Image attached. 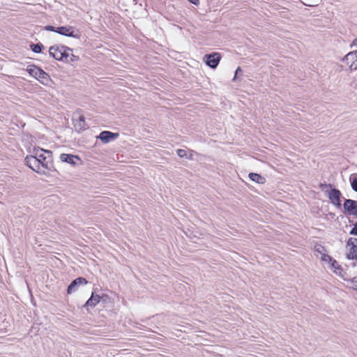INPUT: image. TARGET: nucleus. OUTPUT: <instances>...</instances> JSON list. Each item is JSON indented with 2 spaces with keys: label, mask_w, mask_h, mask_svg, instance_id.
<instances>
[{
  "label": "nucleus",
  "mask_w": 357,
  "mask_h": 357,
  "mask_svg": "<svg viewBox=\"0 0 357 357\" xmlns=\"http://www.w3.org/2000/svg\"><path fill=\"white\" fill-rule=\"evenodd\" d=\"M50 55L58 61L75 62L79 56L73 54V50L64 45H54L50 47Z\"/></svg>",
  "instance_id": "f257e3e1"
},
{
  "label": "nucleus",
  "mask_w": 357,
  "mask_h": 357,
  "mask_svg": "<svg viewBox=\"0 0 357 357\" xmlns=\"http://www.w3.org/2000/svg\"><path fill=\"white\" fill-rule=\"evenodd\" d=\"M25 162L26 165L33 171L40 174H46L47 172V165L45 163H42V165H40L38 162V158H36V155L33 153L32 151H31V154L29 155L26 157Z\"/></svg>",
  "instance_id": "f03ea898"
},
{
  "label": "nucleus",
  "mask_w": 357,
  "mask_h": 357,
  "mask_svg": "<svg viewBox=\"0 0 357 357\" xmlns=\"http://www.w3.org/2000/svg\"><path fill=\"white\" fill-rule=\"evenodd\" d=\"M26 71L43 84H46L50 79L49 75L44 70L34 65L27 66Z\"/></svg>",
  "instance_id": "7ed1b4c3"
},
{
  "label": "nucleus",
  "mask_w": 357,
  "mask_h": 357,
  "mask_svg": "<svg viewBox=\"0 0 357 357\" xmlns=\"http://www.w3.org/2000/svg\"><path fill=\"white\" fill-rule=\"evenodd\" d=\"M32 153L36 155V158H38V162L40 165H42V163H45L47 165V171L50 169V160L44 155V153L51 155L52 152L50 151L45 150L39 147H34Z\"/></svg>",
  "instance_id": "20e7f679"
},
{
  "label": "nucleus",
  "mask_w": 357,
  "mask_h": 357,
  "mask_svg": "<svg viewBox=\"0 0 357 357\" xmlns=\"http://www.w3.org/2000/svg\"><path fill=\"white\" fill-rule=\"evenodd\" d=\"M346 249L347 259H357V238H349L347 243Z\"/></svg>",
  "instance_id": "39448f33"
},
{
  "label": "nucleus",
  "mask_w": 357,
  "mask_h": 357,
  "mask_svg": "<svg viewBox=\"0 0 357 357\" xmlns=\"http://www.w3.org/2000/svg\"><path fill=\"white\" fill-rule=\"evenodd\" d=\"M351 70H357V50L349 52L343 59Z\"/></svg>",
  "instance_id": "423d86ee"
},
{
  "label": "nucleus",
  "mask_w": 357,
  "mask_h": 357,
  "mask_svg": "<svg viewBox=\"0 0 357 357\" xmlns=\"http://www.w3.org/2000/svg\"><path fill=\"white\" fill-rule=\"evenodd\" d=\"M56 33L75 38H79L80 37L79 33L78 31L75 32L74 27L70 26L57 27Z\"/></svg>",
  "instance_id": "0eeeda50"
},
{
  "label": "nucleus",
  "mask_w": 357,
  "mask_h": 357,
  "mask_svg": "<svg viewBox=\"0 0 357 357\" xmlns=\"http://www.w3.org/2000/svg\"><path fill=\"white\" fill-rule=\"evenodd\" d=\"M220 59V54L218 52H214L211 54L205 55L204 57V61H205L206 64L211 68H215L218 66Z\"/></svg>",
  "instance_id": "6e6552de"
},
{
  "label": "nucleus",
  "mask_w": 357,
  "mask_h": 357,
  "mask_svg": "<svg viewBox=\"0 0 357 357\" xmlns=\"http://www.w3.org/2000/svg\"><path fill=\"white\" fill-rule=\"evenodd\" d=\"M345 213L357 218V201L346 199L343 204Z\"/></svg>",
  "instance_id": "1a4fd4ad"
},
{
  "label": "nucleus",
  "mask_w": 357,
  "mask_h": 357,
  "mask_svg": "<svg viewBox=\"0 0 357 357\" xmlns=\"http://www.w3.org/2000/svg\"><path fill=\"white\" fill-rule=\"evenodd\" d=\"M59 158L62 162H67L73 166H77L82 163L80 158L75 155L61 153Z\"/></svg>",
  "instance_id": "9d476101"
},
{
  "label": "nucleus",
  "mask_w": 357,
  "mask_h": 357,
  "mask_svg": "<svg viewBox=\"0 0 357 357\" xmlns=\"http://www.w3.org/2000/svg\"><path fill=\"white\" fill-rule=\"evenodd\" d=\"M73 126L77 132H81L86 129L87 125L85 118L82 114L75 115L73 117Z\"/></svg>",
  "instance_id": "9b49d317"
},
{
  "label": "nucleus",
  "mask_w": 357,
  "mask_h": 357,
  "mask_svg": "<svg viewBox=\"0 0 357 357\" xmlns=\"http://www.w3.org/2000/svg\"><path fill=\"white\" fill-rule=\"evenodd\" d=\"M328 267L333 271L334 273L339 275L344 280H347L346 273L344 271L343 268L336 260L333 259L328 265Z\"/></svg>",
  "instance_id": "f8f14e48"
},
{
  "label": "nucleus",
  "mask_w": 357,
  "mask_h": 357,
  "mask_svg": "<svg viewBox=\"0 0 357 357\" xmlns=\"http://www.w3.org/2000/svg\"><path fill=\"white\" fill-rule=\"evenodd\" d=\"M117 133H114L109 131H102L98 136V138L100 139L103 143L106 144L112 140H114L118 137Z\"/></svg>",
  "instance_id": "ddd939ff"
},
{
  "label": "nucleus",
  "mask_w": 357,
  "mask_h": 357,
  "mask_svg": "<svg viewBox=\"0 0 357 357\" xmlns=\"http://www.w3.org/2000/svg\"><path fill=\"white\" fill-rule=\"evenodd\" d=\"M340 192L337 189H333L331 190L328 195V197L332 202L333 204H334L337 207H340Z\"/></svg>",
  "instance_id": "4468645a"
},
{
  "label": "nucleus",
  "mask_w": 357,
  "mask_h": 357,
  "mask_svg": "<svg viewBox=\"0 0 357 357\" xmlns=\"http://www.w3.org/2000/svg\"><path fill=\"white\" fill-rule=\"evenodd\" d=\"M86 283H87V281L84 278H78L75 279L68 286V289H67L68 294H71L73 292L76 291L77 289V287L79 285L86 284Z\"/></svg>",
  "instance_id": "2eb2a0df"
},
{
  "label": "nucleus",
  "mask_w": 357,
  "mask_h": 357,
  "mask_svg": "<svg viewBox=\"0 0 357 357\" xmlns=\"http://www.w3.org/2000/svg\"><path fill=\"white\" fill-rule=\"evenodd\" d=\"M107 298V296H106V295H103V296H100L98 294H94L93 293H92L91 296L86 302L84 306H89V307H93L98 303H99L100 302L101 299L104 300V298Z\"/></svg>",
  "instance_id": "dca6fc26"
},
{
  "label": "nucleus",
  "mask_w": 357,
  "mask_h": 357,
  "mask_svg": "<svg viewBox=\"0 0 357 357\" xmlns=\"http://www.w3.org/2000/svg\"><path fill=\"white\" fill-rule=\"evenodd\" d=\"M250 180L252 181L259 183L264 184L266 183V178L257 173H250L248 175Z\"/></svg>",
  "instance_id": "f3484780"
},
{
  "label": "nucleus",
  "mask_w": 357,
  "mask_h": 357,
  "mask_svg": "<svg viewBox=\"0 0 357 357\" xmlns=\"http://www.w3.org/2000/svg\"><path fill=\"white\" fill-rule=\"evenodd\" d=\"M314 252L316 253V257H319L322 256L323 254L326 252V250L324 246L321 245H316L314 248Z\"/></svg>",
  "instance_id": "a211bd4d"
},
{
  "label": "nucleus",
  "mask_w": 357,
  "mask_h": 357,
  "mask_svg": "<svg viewBox=\"0 0 357 357\" xmlns=\"http://www.w3.org/2000/svg\"><path fill=\"white\" fill-rule=\"evenodd\" d=\"M319 259L325 262L326 264L329 265L331 262L333 260V259L329 256L327 252H325L322 255V256L319 257Z\"/></svg>",
  "instance_id": "6ab92c4d"
},
{
  "label": "nucleus",
  "mask_w": 357,
  "mask_h": 357,
  "mask_svg": "<svg viewBox=\"0 0 357 357\" xmlns=\"http://www.w3.org/2000/svg\"><path fill=\"white\" fill-rule=\"evenodd\" d=\"M31 47V49L33 52H36V53H40L42 50V47H43V45L42 44H31L30 45Z\"/></svg>",
  "instance_id": "aec40b11"
},
{
  "label": "nucleus",
  "mask_w": 357,
  "mask_h": 357,
  "mask_svg": "<svg viewBox=\"0 0 357 357\" xmlns=\"http://www.w3.org/2000/svg\"><path fill=\"white\" fill-rule=\"evenodd\" d=\"M176 153L179 158H184L187 156V152L184 149H178Z\"/></svg>",
  "instance_id": "412c9836"
},
{
  "label": "nucleus",
  "mask_w": 357,
  "mask_h": 357,
  "mask_svg": "<svg viewBox=\"0 0 357 357\" xmlns=\"http://www.w3.org/2000/svg\"><path fill=\"white\" fill-rule=\"evenodd\" d=\"M351 185L352 187V189L357 192V177L354 178L352 181H351Z\"/></svg>",
  "instance_id": "4be33fe9"
},
{
  "label": "nucleus",
  "mask_w": 357,
  "mask_h": 357,
  "mask_svg": "<svg viewBox=\"0 0 357 357\" xmlns=\"http://www.w3.org/2000/svg\"><path fill=\"white\" fill-rule=\"evenodd\" d=\"M350 282L352 284V288L355 290H357V276L351 279Z\"/></svg>",
  "instance_id": "5701e85b"
},
{
  "label": "nucleus",
  "mask_w": 357,
  "mask_h": 357,
  "mask_svg": "<svg viewBox=\"0 0 357 357\" xmlns=\"http://www.w3.org/2000/svg\"><path fill=\"white\" fill-rule=\"evenodd\" d=\"M44 29L46 31H54V32H56V28L53 26H45Z\"/></svg>",
  "instance_id": "b1692460"
},
{
  "label": "nucleus",
  "mask_w": 357,
  "mask_h": 357,
  "mask_svg": "<svg viewBox=\"0 0 357 357\" xmlns=\"http://www.w3.org/2000/svg\"><path fill=\"white\" fill-rule=\"evenodd\" d=\"M351 234L357 235V222L354 225L353 229L350 231Z\"/></svg>",
  "instance_id": "393cba45"
},
{
  "label": "nucleus",
  "mask_w": 357,
  "mask_h": 357,
  "mask_svg": "<svg viewBox=\"0 0 357 357\" xmlns=\"http://www.w3.org/2000/svg\"><path fill=\"white\" fill-rule=\"evenodd\" d=\"M241 71V67H238L235 71V75H234V77L233 78V81H235L236 79V77H237V74Z\"/></svg>",
  "instance_id": "a878e982"
},
{
  "label": "nucleus",
  "mask_w": 357,
  "mask_h": 357,
  "mask_svg": "<svg viewBox=\"0 0 357 357\" xmlns=\"http://www.w3.org/2000/svg\"><path fill=\"white\" fill-rule=\"evenodd\" d=\"M351 47H357V38L352 41Z\"/></svg>",
  "instance_id": "bb28decb"
},
{
  "label": "nucleus",
  "mask_w": 357,
  "mask_h": 357,
  "mask_svg": "<svg viewBox=\"0 0 357 357\" xmlns=\"http://www.w3.org/2000/svg\"><path fill=\"white\" fill-rule=\"evenodd\" d=\"M198 1L199 0H191V2L195 5L198 3Z\"/></svg>",
  "instance_id": "cd10ccee"
},
{
  "label": "nucleus",
  "mask_w": 357,
  "mask_h": 357,
  "mask_svg": "<svg viewBox=\"0 0 357 357\" xmlns=\"http://www.w3.org/2000/svg\"><path fill=\"white\" fill-rule=\"evenodd\" d=\"M304 4H305V6H313V4H312V3H304Z\"/></svg>",
  "instance_id": "c85d7f7f"
},
{
  "label": "nucleus",
  "mask_w": 357,
  "mask_h": 357,
  "mask_svg": "<svg viewBox=\"0 0 357 357\" xmlns=\"http://www.w3.org/2000/svg\"><path fill=\"white\" fill-rule=\"evenodd\" d=\"M188 158H189L190 159H191V158H192V154H190V155H189V157H188Z\"/></svg>",
  "instance_id": "c756f323"
}]
</instances>
